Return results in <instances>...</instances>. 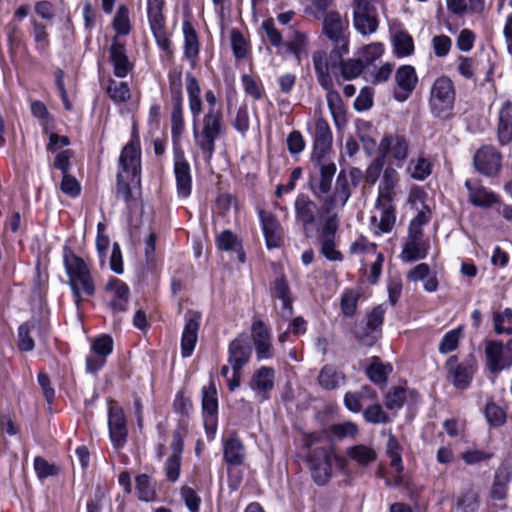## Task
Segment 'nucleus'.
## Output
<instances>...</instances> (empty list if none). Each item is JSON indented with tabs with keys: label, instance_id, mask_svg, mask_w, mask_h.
I'll return each mask as SVG.
<instances>
[{
	"label": "nucleus",
	"instance_id": "obj_1",
	"mask_svg": "<svg viewBox=\"0 0 512 512\" xmlns=\"http://www.w3.org/2000/svg\"><path fill=\"white\" fill-rule=\"evenodd\" d=\"M323 33L333 43V48L330 51L333 77L339 85H343L352 80L348 19H342L338 12H329L323 20Z\"/></svg>",
	"mask_w": 512,
	"mask_h": 512
},
{
	"label": "nucleus",
	"instance_id": "obj_2",
	"mask_svg": "<svg viewBox=\"0 0 512 512\" xmlns=\"http://www.w3.org/2000/svg\"><path fill=\"white\" fill-rule=\"evenodd\" d=\"M63 262L68 275V284L74 296V303L79 308L83 297L95 294V284L87 264L77 256L70 247L63 248Z\"/></svg>",
	"mask_w": 512,
	"mask_h": 512
},
{
	"label": "nucleus",
	"instance_id": "obj_3",
	"mask_svg": "<svg viewBox=\"0 0 512 512\" xmlns=\"http://www.w3.org/2000/svg\"><path fill=\"white\" fill-rule=\"evenodd\" d=\"M224 131L223 113L220 108H208L200 128L194 123V141L205 161L211 160L216 149V141L222 137Z\"/></svg>",
	"mask_w": 512,
	"mask_h": 512
},
{
	"label": "nucleus",
	"instance_id": "obj_4",
	"mask_svg": "<svg viewBox=\"0 0 512 512\" xmlns=\"http://www.w3.org/2000/svg\"><path fill=\"white\" fill-rule=\"evenodd\" d=\"M456 90L448 76L435 79L431 88L428 105L431 114L438 119L446 120L453 116Z\"/></svg>",
	"mask_w": 512,
	"mask_h": 512
},
{
	"label": "nucleus",
	"instance_id": "obj_5",
	"mask_svg": "<svg viewBox=\"0 0 512 512\" xmlns=\"http://www.w3.org/2000/svg\"><path fill=\"white\" fill-rule=\"evenodd\" d=\"M477 367V359L473 353L466 355L461 361L457 355H452L445 363L447 380L457 389L465 390L470 386Z\"/></svg>",
	"mask_w": 512,
	"mask_h": 512
},
{
	"label": "nucleus",
	"instance_id": "obj_6",
	"mask_svg": "<svg viewBox=\"0 0 512 512\" xmlns=\"http://www.w3.org/2000/svg\"><path fill=\"white\" fill-rule=\"evenodd\" d=\"M386 309L383 304L372 308L356 331L359 344L364 347H372L381 335V327L384 321Z\"/></svg>",
	"mask_w": 512,
	"mask_h": 512
},
{
	"label": "nucleus",
	"instance_id": "obj_7",
	"mask_svg": "<svg viewBox=\"0 0 512 512\" xmlns=\"http://www.w3.org/2000/svg\"><path fill=\"white\" fill-rule=\"evenodd\" d=\"M502 154L491 145L480 147L473 156L477 172L486 177L498 176L502 170Z\"/></svg>",
	"mask_w": 512,
	"mask_h": 512
},
{
	"label": "nucleus",
	"instance_id": "obj_8",
	"mask_svg": "<svg viewBox=\"0 0 512 512\" xmlns=\"http://www.w3.org/2000/svg\"><path fill=\"white\" fill-rule=\"evenodd\" d=\"M273 279L270 283L271 296L278 298L282 302L281 316L289 319L293 315V299L287 277L280 266L273 263Z\"/></svg>",
	"mask_w": 512,
	"mask_h": 512
},
{
	"label": "nucleus",
	"instance_id": "obj_9",
	"mask_svg": "<svg viewBox=\"0 0 512 512\" xmlns=\"http://www.w3.org/2000/svg\"><path fill=\"white\" fill-rule=\"evenodd\" d=\"M49 325L40 319L32 318L21 324L18 328V348L24 352H30L35 347L34 336L44 340L49 335Z\"/></svg>",
	"mask_w": 512,
	"mask_h": 512
},
{
	"label": "nucleus",
	"instance_id": "obj_10",
	"mask_svg": "<svg viewBox=\"0 0 512 512\" xmlns=\"http://www.w3.org/2000/svg\"><path fill=\"white\" fill-rule=\"evenodd\" d=\"M109 436L113 446L117 449L124 447L128 429L123 409L111 401L108 409Z\"/></svg>",
	"mask_w": 512,
	"mask_h": 512
},
{
	"label": "nucleus",
	"instance_id": "obj_11",
	"mask_svg": "<svg viewBox=\"0 0 512 512\" xmlns=\"http://www.w3.org/2000/svg\"><path fill=\"white\" fill-rule=\"evenodd\" d=\"M313 135L312 161H322L327 158L332 148V132L326 120L319 118L315 121Z\"/></svg>",
	"mask_w": 512,
	"mask_h": 512
},
{
	"label": "nucleus",
	"instance_id": "obj_12",
	"mask_svg": "<svg viewBox=\"0 0 512 512\" xmlns=\"http://www.w3.org/2000/svg\"><path fill=\"white\" fill-rule=\"evenodd\" d=\"M331 455L323 448L312 450L308 456L311 476L317 485L328 482L331 473Z\"/></svg>",
	"mask_w": 512,
	"mask_h": 512
},
{
	"label": "nucleus",
	"instance_id": "obj_13",
	"mask_svg": "<svg viewBox=\"0 0 512 512\" xmlns=\"http://www.w3.org/2000/svg\"><path fill=\"white\" fill-rule=\"evenodd\" d=\"M354 11V28L363 36L374 33L378 28L373 0H357Z\"/></svg>",
	"mask_w": 512,
	"mask_h": 512
},
{
	"label": "nucleus",
	"instance_id": "obj_14",
	"mask_svg": "<svg viewBox=\"0 0 512 512\" xmlns=\"http://www.w3.org/2000/svg\"><path fill=\"white\" fill-rule=\"evenodd\" d=\"M202 315L198 311L188 310L185 314V325L181 337L182 357H190L198 340V331Z\"/></svg>",
	"mask_w": 512,
	"mask_h": 512
},
{
	"label": "nucleus",
	"instance_id": "obj_15",
	"mask_svg": "<svg viewBox=\"0 0 512 512\" xmlns=\"http://www.w3.org/2000/svg\"><path fill=\"white\" fill-rule=\"evenodd\" d=\"M251 335L258 360L273 357L271 331L262 320H255L251 326Z\"/></svg>",
	"mask_w": 512,
	"mask_h": 512
},
{
	"label": "nucleus",
	"instance_id": "obj_16",
	"mask_svg": "<svg viewBox=\"0 0 512 512\" xmlns=\"http://www.w3.org/2000/svg\"><path fill=\"white\" fill-rule=\"evenodd\" d=\"M274 382L275 370L272 367L262 366L253 373L249 387L258 400L263 402L269 399V392L273 390Z\"/></svg>",
	"mask_w": 512,
	"mask_h": 512
},
{
	"label": "nucleus",
	"instance_id": "obj_17",
	"mask_svg": "<svg viewBox=\"0 0 512 512\" xmlns=\"http://www.w3.org/2000/svg\"><path fill=\"white\" fill-rule=\"evenodd\" d=\"M465 187L468 190L469 202L476 207L489 208L499 202L498 195L485 187L480 180L467 179Z\"/></svg>",
	"mask_w": 512,
	"mask_h": 512
},
{
	"label": "nucleus",
	"instance_id": "obj_18",
	"mask_svg": "<svg viewBox=\"0 0 512 512\" xmlns=\"http://www.w3.org/2000/svg\"><path fill=\"white\" fill-rule=\"evenodd\" d=\"M259 218L268 249L279 248L283 245V230L277 218L270 212L261 210Z\"/></svg>",
	"mask_w": 512,
	"mask_h": 512
},
{
	"label": "nucleus",
	"instance_id": "obj_19",
	"mask_svg": "<svg viewBox=\"0 0 512 512\" xmlns=\"http://www.w3.org/2000/svg\"><path fill=\"white\" fill-rule=\"evenodd\" d=\"M314 162L319 167L320 176L311 180V189L318 198H329L328 194L331 190L332 180L337 170L336 165L332 162H328L327 158L322 161ZM327 200L329 199H326V201Z\"/></svg>",
	"mask_w": 512,
	"mask_h": 512
},
{
	"label": "nucleus",
	"instance_id": "obj_20",
	"mask_svg": "<svg viewBox=\"0 0 512 512\" xmlns=\"http://www.w3.org/2000/svg\"><path fill=\"white\" fill-rule=\"evenodd\" d=\"M252 354V347L247 337L239 335L232 340L228 347V363L232 370H242L249 362Z\"/></svg>",
	"mask_w": 512,
	"mask_h": 512
},
{
	"label": "nucleus",
	"instance_id": "obj_21",
	"mask_svg": "<svg viewBox=\"0 0 512 512\" xmlns=\"http://www.w3.org/2000/svg\"><path fill=\"white\" fill-rule=\"evenodd\" d=\"M384 53V46L381 42H373L363 45L357 50V57L354 58V78L366 73L369 67Z\"/></svg>",
	"mask_w": 512,
	"mask_h": 512
},
{
	"label": "nucleus",
	"instance_id": "obj_22",
	"mask_svg": "<svg viewBox=\"0 0 512 512\" xmlns=\"http://www.w3.org/2000/svg\"><path fill=\"white\" fill-rule=\"evenodd\" d=\"M174 174L177 185V193L180 197L187 198L192 190V177L190 165L186 161L182 151L175 152Z\"/></svg>",
	"mask_w": 512,
	"mask_h": 512
},
{
	"label": "nucleus",
	"instance_id": "obj_23",
	"mask_svg": "<svg viewBox=\"0 0 512 512\" xmlns=\"http://www.w3.org/2000/svg\"><path fill=\"white\" fill-rule=\"evenodd\" d=\"M429 248L430 245L424 241L423 234L408 233L400 257L404 262L421 260L427 256Z\"/></svg>",
	"mask_w": 512,
	"mask_h": 512
},
{
	"label": "nucleus",
	"instance_id": "obj_24",
	"mask_svg": "<svg viewBox=\"0 0 512 512\" xmlns=\"http://www.w3.org/2000/svg\"><path fill=\"white\" fill-rule=\"evenodd\" d=\"M120 172L131 175L132 179H138L140 175V148L138 143L129 142L126 144L119 156Z\"/></svg>",
	"mask_w": 512,
	"mask_h": 512
},
{
	"label": "nucleus",
	"instance_id": "obj_25",
	"mask_svg": "<svg viewBox=\"0 0 512 512\" xmlns=\"http://www.w3.org/2000/svg\"><path fill=\"white\" fill-rule=\"evenodd\" d=\"M378 150L383 159L390 154L394 159L402 161L408 155V144L403 136L392 134L382 138Z\"/></svg>",
	"mask_w": 512,
	"mask_h": 512
},
{
	"label": "nucleus",
	"instance_id": "obj_26",
	"mask_svg": "<svg viewBox=\"0 0 512 512\" xmlns=\"http://www.w3.org/2000/svg\"><path fill=\"white\" fill-rule=\"evenodd\" d=\"M371 222L377 223L381 232H390L396 222V210L393 202L376 201L374 214L371 216Z\"/></svg>",
	"mask_w": 512,
	"mask_h": 512
},
{
	"label": "nucleus",
	"instance_id": "obj_27",
	"mask_svg": "<svg viewBox=\"0 0 512 512\" xmlns=\"http://www.w3.org/2000/svg\"><path fill=\"white\" fill-rule=\"evenodd\" d=\"M109 54L110 62L114 69V75L118 78L126 77L132 70V64L126 54L125 45L114 41L110 46Z\"/></svg>",
	"mask_w": 512,
	"mask_h": 512
},
{
	"label": "nucleus",
	"instance_id": "obj_28",
	"mask_svg": "<svg viewBox=\"0 0 512 512\" xmlns=\"http://www.w3.org/2000/svg\"><path fill=\"white\" fill-rule=\"evenodd\" d=\"M504 347L501 341L489 340L485 344L486 366L490 373L498 374L500 371L509 367L503 360Z\"/></svg>",
	"mask_w": 512,
	"mask_h": 512
},
{
	"label": "nucleus",
	"instance_id": "obj_29",
	"mask_svg": "<svg viewBox=\"0 0 512 512\" xmlns=\"http://www.w3.org/2000/svg\"><path fill=\"white\" fill-rule=\"evenodd\" d=\"M312 61L319 85L330 90L333 86L330 58H327L326 52L318 50L313 53Z\"/></svg>",
	"mask_w": 512,
	"mask_h": 512
},
{
	"label": "nucleus",
	"instance_id": "obj_30",
	"mask_svg": "<svg viewBox=\"0 0 512 512\" xmlns=\"http://www.w3.org/2000/svg\"><path fill=\"white\" fill-rule=\"evenodd\" d=\"M106 290L114 293V299L109 306L115 311H125L130 293L128 285L118 278H112L107 282Z\"/></svg>",
	"mask_w": 512,
	"mask_h": 512
},
{
	"label": "nucleus",
	"instance_id": "obj_31",
	"mask_svg": "<svg viewBox=\"0 0 512 512\" xmlns=\"http://www.w3.org/2000/svg\"><path fill=\"white\" fill-rule=\"evenodd\" d=\"M216 246L221 251L235 252L239 262H245V252L241 240L230 230H224L217 235Z\"/></svg>",
	"mask_w": 512,
	"mask_h": 512
},
{
	"label": "nucleus",
	"instance_id": "obj_32",
	"mask_svg": "<svg viewBox=\"0 0 512 512\" xmlns=\"http://www.w3.org/2000/svg\"><path fill=\"white\" fill-rule=\"evenodd\" d=\"M183 34H184V54L185 57L194 66L200 51V44L196 30L189 21L183 22Z\"/></svg>",
	"mask_w": 512,
	"mask_h": 512
},
{
	"label": "nucleus",
	"instance_id": "obj_33",
	"mask_svg": "<svg viewBox=\"0 0 512 512\" xmlns=\"http://www.w3.org/2000/svg\"><path fill=\"white\" fill-rule=\"evenodd\" d=\"M350 197L349 184L346 173L341 170L338 174L335 186V192L332 197L325 202L326 210L330 213L332 207L340 205L343 207Z\"/></svg>",
	"mask_w": 512,
	"mask_h": 512
},
{
	"label": "nucleus",
	"instance_id": "obj_34",
	"mask_svg": "<svg viewBox=\"0 0 512 512\" xmlns=\"http://www.w3.org/2000/svg\"><path fill=\"white\" fill-rule=\"evenodd\" d=\"M327 102L336 128L338 130L345 128L348 124L347 110L340 95L337 92H328Z\"/></svg>",
	"mask_w": 512,
	"mask_h": 512
},
{
	"label": "nucleus",
	"instance_id": "obj_35",
	"mask_svg": "<svg viewBox=\"0 0 512 512\" xmlns=\"http://www.w3.org/2000/svg\"><path fill=\"white\" fill-rule=\"evenodd\" d=\"M202 409L206 423L214 422L218 413V398L216 387L212 382L202 389Z\"/></svg>",
	"mask_w": 512,
	"mask_h": 512
},
{
	"label": "nucleus",
	"instance_id": "obj_36",
	"mask_svg": "<svg viewBox=\"0 0 512 512\" xmlns=\"http://www.w3.org/2000/svg\"><path fill=\"white\" fill-rule=\"evenodd\" d=\"M295 210L297 218L303 223L304 226L313 224L318 212L316 204L304 194L297 196L295 200Z\"/></svg>",
	"mask_w": 512,
	"mask_h": 512
},
{
	"label": "nucleus",
	"instance_id": "obj_37",
	"mask_svg": "<svg viewBox=\"0 0 512 512\" xmlns=\"http://www.w3.org/2000/svg\"><path fill=\"white\" fill-rule=\"evenodd\" d=\"M224 460L230 465H241L245 457L243 443L236 436H230L224 441Z\"/></svg>",
	"mask_w": 512,
	"mask_h": 512
},
{
	"label": "nucleus",
	"instance_id": "obj_38",
	"mask_svg": "<svg viewBox=\"0 0 512 512\" xmlns=\"http://www.w3.org/2000/svg\"><path fill=\"white\" fill-rule=\"evenodd\" d=\"M397 176V171L393 168H386L384 170L383 177L379 185L377 201L393 202L395 196L394 186L398 181Z\"/></svg>",
	"mask_w": 512,
	"mask_h": 512
},
{
	"label": "nucleus",
	"instance_id": "obj_39",
	"mask_svg": "<svg viewBox=\"0 0 512 512\" xmlns=\"http://www.w3.org/2000/svg\"><path fill=\"white\" fill-rule=\"evenodd\" d=\"M163 7L164 0H147V15L152 33L165 31Z\"/></svg>",
	"mask_w": 512,
	"mask_h": 512
},
{
	"label": "nucleus",
	"instance_id": "obj_40",
	"mask_svg": "<svg viewBox=\"0 0 512 512\" xmlns=\"http://www.w3.org/2000/svg\"><path fill=\"white\" fill-rule=\"evenodd\" d=\"M395 81L402 91L411 94L418 82L415 68L411 65L400 66L395 73Z\"/></svg>",
	"mask_w": 512,
	"mask_h": 512
},
{
	"label": "nucleus",
	"instance_id": "obj_41",
	"mask_svg": "<svg viewBox=\"0 0 512 512\" xmlns=\"http://www.w3.org/2000/svg\"><path fill=\"white\" fill-rule=\"evenodd\" d=\"M511 472L508 467L501 466L497 469L494 477L491 496L495 500H502L506 497L507 486L511 481Z\"/></svg>",
	"mask_w": 512,
	"mask_h": 512
},
{
	"label": "nucleus",
	"instance_id": "obj_42",
	"mask_svg": "<svg viewBox=\"0 0 512 512\" xmlns=\"http://www.w3.org/2000/svg\"><path fill=\"white\" fill-rule=\"evenodd\" d=\"M365 372L372 382L381 384L386 382L388 375L392 372V366L383 364L379 357L373 356L370 364L365 368Z\"/></svg>",
	"mask_w": 512,
	"mask_h": 512
},
{
	"label": "nucleus",
	"instance_id": "obj_43",
	"mask_svg": "<svg viewBox=\"0 0 512 512\" xmlns=\"http://www.w3.org/2000/svg\"><path fill=\"white\" fill-rule=\"evenodd\" d=\"M172 111H171V135L173 141H178L185 128V122L183 117V99L171 100Z\"/></svg>",
	"mask_w": 512,
	"mask_h": 512
},
{
	"label": "nucleus",
	"instance_id": "obj_44",
	"mask_svg": "<svg viewBox=\"0 0 512 512\" xmlns=\"http://www.w3.org/2000/svg\"><path fill=\"white\" fill-rule=\"evenodd\" d=\"M320 386L327 390L335 389L345 382V376L331 366H324L318 376Z\"/></svg>",
	"mask_w": 512,
	"mask_h": 512
},
{
	"label": "nucleus",
	"instance_id": "obj_45",
	"mask_svg": "<svg viewBox=\"0 0 512 512\" xmlns=\"http://www.w3.org/2000/svg\"><path fill=\"white\" fill-rule=\"evenodd\" d=\"M448 9L454 14L479 13L484 9V0H446Z\"/></svg>",
	"mask_w": 512,
	"mask_h": 512
},
{
	"label": "nucleus",
	"instance_id": "obj_46",
	"mask_svg": "<svg viewBox=\"0 0 512 512\" xmlns=\"http://www.w3.org/2000/svg\"><path fill=\"white\" fill-rule=\"evenodd\" d=\"M394 53L397 57H406L413 53V38L405 31H398L393 37Z\"/></svg>",
	"mask_w": 512,
	"mask_h": 512
},
{
	"label": "nucleus",
	"instance_id": "obj_47",
	"mask_svg": "<svg viewBox=\"0 0 512 512\" xmlns=\"http://www.w3.org/2000/svg\"><path fill=\"white\" fill-rule=\"evenodd\" d=\"M386 449L387 455L390 458L391 467L394 468L398 474L402 473L404 469L401 456L402 447L392 433H389L388 435Z\"/></svg>",
	"mask_w": 512,
	"mask_h": 512
},
{
	"label": "nucleus",
	"instance_id": "obj_48",
	"mask_svg": "<svg viewBox=\"0 0 512 512\" xmlns=\"http://www.w3.org/2000/svg\"><path fill=\"white\" fill-rule=\"evenodd\" d=\"M478 508V494L472 489L463 492L455 504L457 512H477Z\"/></svg>",
	"mask_w": 512,
	"mask_h": 512
},
{
	"label": "nucleus",
	"instance_id": "obj_49",
	"mask_svg": "<svg viewBox=\"0 0 512 512\" xmlns=\"http://www.w3.org/2000/svg\"><path fill=\"white\" fill-rule=\"evenodd\" d=\"M407 390L402 386H393L385 395V406L389 410H399L403 407Z\"/></svg>",
	"mask_w": 512,
	"mask_h": 512
},
{
	"label": "nucleus",
	"instance_id": "obj_50",
	"mask_svg": "<svg viewBox=\"0 0 512 512\" xmlns=\"http://www.w3.org/2000/svg\"><path fill=\"white\" fill-rule=\"evenodd\" d=\"M462 336V328L457 327L444 334L442 337L438 350L441 354H448L458 348Z\"/></svg>",
	"mask_w": 512,
	"mask_h": 512
},
{
	"label": "nucleus",
	"instance_id": "obj_51",
	"mask_svg": "<svg viewBox=\"0 0 512 512\" xmlns=\"http://www.w3.org/2000/svg\"><path fill=\"white\" fill-rule=\"evenodd\" d=\"M138 498L142 501H152L155 498V486L147 474H140L135 479Z\"/></svg>",
	"mask_w": 512,
	"mask_h": 512
},
{
	"label": "nucleus",
	"instance_id": "obj_52",
	"mask_svg": "<svg viewBox=\"0 0 512 512\" xmlns=\"http://www.w3.org/2000/svg\"><path fill=\"white\" fill-rule=\"evenodd\" d=\"M363 417L372 424H386L391 421L390 416L377 403L368 405L363 412Z\"/></svg>",
	"mask_w": 512,
	"mask_h": 512
},
{
	"label": "nucleus",
	"instance_id": "obj_53",
	"mask_svg": "<svg viewBox=\"0 0 512 512\" xmlns=\"http://www.w3.org/2000/svg\"><path fill=\"white\" fill-rule=\"evenodd\" d=\"M107 93L116 103H125L130 99V89L126 82L110 80Z\"/></svg>",
	"mask_w": 512,
	"mask_h": 512
},
{
	"label": "nucleus",
	"instance_id": "obj_54",
	"mask_svg": "<svg viewBox=\"0 0 512 512\" xmlns=\"http://www.w3.org/2000/svg\"><path fill=\"white\" fill-rule=\"evenodd\" d=\"M113 28L119 35H127L130 32L129 10L125 5H121L113 19Z\"/></svg>",
	"mask_w": 512,
	"mask_h": 512
},
{
	"label": "nucleus",
	"instance_id": "obj_55",
	"mask_svg": "<svg viewBox=\"0 0 512 512\" xmlns=\"http://www.w3.org/2000/svg\"><path fill=\"white\" fill-rule=\"evenodd\" d=\"M374 94V89L370 86L361 88L358 96L354 100V109L359 112L369 110L374 103Z\"/></svg>",
	"mask_w": 512,
	"mask_h": 512
},
{
	"label": "nucleus",
	"instance_id": "obj_56",
	"mask_svg": "<svg viewBox=\"0 0 512 512\" xmlns=\"http://www.w3.org/2000/svg\"><path fill=\"white\" fill-rule=\"evenodd\" d=\"M169 91L171 100L183 99L182 93V72L174 68L168 73Z\"/></svg>",
	"mask_w": 512,
	"mask_h": 512
},
{
	"label": "nucleus",
	"instance_id": "obj_57",
	"mask_svg": "<svg viewBox=\"0 0 512 512\" xmlns=\"http://www.w3.org/2000/svg\"><path fill=\"white\" fill-rule=\"evenodd\" d=\"M485 417L491 425L501 426L505 422L506 414L500 406L494 402H489L485 407Z\"/></svg>",
	"mask_w": 512,
	"mask_h": 512
},
{
	"label": "nucleus",
	"instance_id": "obj_58",
	"mask_svg": "<svg viewBox=\"0 0 512 512\" xmlns=\"http://www.w3.org/2000/svg\"><path fill=\"white\" fill-rule=\"evenodd\" d=\"M32 36L37 43V48L44 50L49 45V35L46 31V26L35 19L31 20Z\"/></svg>",
	"mask_w": 512,
	"mask_h": 512
},
{
	"label": "nucleus",
	"instance_id": "obj_59",
	"mask_svg": "<svg viewBox=\"0 0 512 512\" xmlns=\"http://www.w3.org/2000/svg\"><path fill=\"white\" fill-rule=\"evenodd\" d=\"M113 351V339L109 335H102L94 340L91 352L107 358Z\"/></svg>",
	"mask_w": 512,
	"mask_h": 512
},
{
	"label": "nucleus",
	"instance_id": "obj_60",
	"mask_svg": "<svg viewBox=\"0 0 512 512\" xmlns=\"http://www.w3.org/2000/svg\"><path fill=\"white\" fill-rule=\"evenodd\" d=\"M430 213V209L427 206H424V208L418 212L416 217L411 220L408 233L423 234L422 228L429 222Z\"/></svg>",
	"mask_w": 512,
	"mask_h": 512
},
{
	"label": "nucleus",
	"instance_id": "obj_61",
	"mask_svg": "<svg viewBox=\"0 0 512 512\" xmlns=\"http://www.w3.org/2000/svg\"><path fill=\"white\" fill-rule=\"evenodd\" d=\"M231 46L233 54L237 59H243L247 55V43L238 30L231 32Z\"/></svg>",
	"mask_w": 512,
	"mask_h": 512
},
{
	"label": "nucleus",
	"instance_id": "obj_62",
	"mask_svg": "<svg viewBox=\"0 0 512 512\" xmlns=\"http://www.w3.org/2000/svg\"><path fill=\"white\" fill-rule=\"evenodd\" d=\"M241 81L246 94L250 95L255 100L262 98L264 93L262 85L256 82L250 75L244 74L241 77Z\"/></svg>",
	"mask_w": 512,
	"mask_h": 512
},
{
	"label": "nucleus",
	"instance_id": "obj_63",
	"mask_svg": "<svg viewBox=\"0 0 512 512\" xmlns=\"http://www.w3.org/2000/svg\"><path fill=\"white\" fill-rule=\"evenodd\" d=\"M477 68V60L473 57H458V67L457 70L461 76L466 79H472L474 76V72Z\"/></svg>",
	"mask_w": 512,
	"mask_h": 512
},
{
	"label": "nucleus",
	"instance_id": "obj_64",
	"mask_svg": "<svg viewBox=\"0 0 512 512\" xmlns=\"http://www.w3.org/2000/svg\"><path fill=\"white\" fill-rule=\"evenodd\" d=\"M181 497L184 500L190 512H199L201 498L198 494L188 486L181 488Z\"/></svg>",
	"mask_w": 512,
	"mask_h": 512
}]
</instances>
